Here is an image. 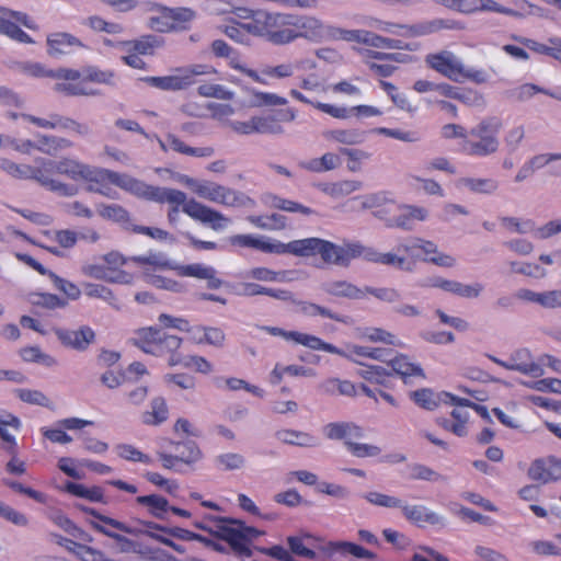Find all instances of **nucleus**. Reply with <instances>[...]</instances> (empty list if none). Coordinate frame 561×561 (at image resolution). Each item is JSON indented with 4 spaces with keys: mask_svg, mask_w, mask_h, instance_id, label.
Returning a JSON list of instances; mask_svg holds the SVG:
<instances>
[{
    "mask_svg": "<svg viewBox=\"0 0 561 561\" xmlns=\"http://www.w3.org/2000/svg\"><path fill=\"white\" fill-rule=\"evenodd\" d=\"M230 243L234 247L253 248L266 253H290L296 256L320 255L323 263L339 266H348L353 260L358 257L405 272H412L415 268L419 257L423 262L440 267H453L456 263L454 256L440 252L433 241L416 237L410 238L405 243H400L396 253H381L359 242H346L339 245L320 238L298 239L288 243H271L253 234H236L230 237Z\"/></svg>",
    "mask_w": 561,
    "mask_h": 561,
    "instance_id": "nucleus-1",
    "label": "nucleus"
},
{
    "mask_svg": "<svg viewBox=\"0 0 561 561\" xmlns=\"http://www.w3.org/2000/svg\"><path fill=\"white\" fill-rule=\"evenodd\" d=\"M252 36L284 46L305 38L319 42L324 36L322 21L313 15L267 9H254V20L249 26Z\"/></svg>",
    "mask_w": 561,
    "mask_h": 561,
    "instance_id": "nucleus-2",
    "label": "nucleus"
},
{
    "mask_svg": "<svg viewBox=\"0 0 561 561\" xmlns=\"http://www.w3.org/2000/svg\"><path fill=\"white\" fill-rule=\"evenodd\" d=\"M136 194L146 199L160 204H169V208H181L191 218L203 224H208L211 229L218 231L224 229L229 222V218L221 213L207 207L195 199H186V194L180 190L146 185L141 182L140 188Z\"/></svg>",
    "mask_w": 561,
    "mask_h": 561,
    "instance_id": "nucleus-3",
    "label": "nucleus"
},
{
    "mask_svg": "<svg viewBox=\"0 0 561 561\" xmlns=\"http://www.w3.org/2000/svg\"><path fill=\"white\" fill-rule=\"evenodd\" d=\"M115 72L101 70L95 66H88L82 71L72 68L56 69L55 92L66 96H90L99 94L91 83L113 84Z\"/></svg>",
    "mask_w": 561,
    "mask_h": 561,
    "instance_id": "nucleus-4",
    "label": "nucleus"
},
{
    "mask_svg": "<svg viewBox=\"0 0 561 561\" xmlns=\"http://www.w3.org/2000/svg\"><path fill=\"white\" fill-rule=\"evenodd\" d=\"M502 127V119L497 116L482 118L467 130L465 140H460L461 152L471 157H488L495 153L500 148L499 135Z\"/></svg>",
    "mask_w": 561,
    "mask_h": 561,
    "instance_id": "nucleus-5",
    "label": "nucleus"
},
{
    "mask_svg": "<svg viewBox=\"0 0 561 561\" xmlns=\"http://www.w3.org/2000/svg\"><path fill=\"white\" fill-rule=\"evenodd\" d=\"M90 164L83 163L77 159L64 157L59 160L43 159L44 176L51 182V185H44L45 188L59 194L60 196L71 197L78 194V187L65 183L57 175H65L75 182H82Z\"/></svg>",
    "mask_w": 561,
    "mask_h": 561,
    "instance_id": "nucleus-6",
    "label": "nucleus"
},
{
    "mask_svg": "<svg viewBox=\"0 0 561 561\" xmlns=\"http://www.w3.org/2000/svg\"><path fill=\"white\" fill-rule=\"evenodd\" d=\"M82 182L87 184V191L98 193L110 198H114L116 196L114 186L134 193L138 192V188L141 186L140 181H137L126 174H121L108 169L93 165H89Z\"/></svg>",
    "mask_w": 561,
    "mask_h": 561,
    "instance_id": "nucleus-7",
    "label": "nucleus"
},
{
    "mask_svg": "<svg viewBox=\"0 0 561 561\" xmlns=\"http://www.w3.org/2000/svg\"><path fill=\"white\" fill-rule=\"evenodd\" d=\"M103 44L107 47L124 49L126 54L121 58L124 65L137 70H147L148 65L141 56H153L156 50L164 45V39L157 35L147 34L135 39L118 42L105 38Z\"/></svg>",
    "mask_w": 561,
    "mask_h": 561,
    "instance_id": "nucleus-8",
    "label": "nucleus"
},
{
    "mask_svg": "<svg viewBox=\"0 0 561 561\" xmlns=\"http://www.w3.org/2000/svg\"><path fill=\"white\" fill-rule=\"evenodd\" d=\"M182 339L171 335L157 328H144L137 331L134 343L141 351L154 356H169L168 364L171 366L175 355H182L179 348Z\"/></svg>",
    "mask_w": 561,
    "mask_h": 561,
    "instance_id": "nucleus-9",
    "label": "nucleus"
},
{
    "mask_svg": "<svg viewBox=\"0 0 561 561\" xmlns=\"http://www.w3.org/2000/svg\"><path fill=\"white\" fill-rule=\"evenodd\" d=\"M214 534L226 541L238 553H249L250 545L264 533L255 527L247 526L244 522L232 518H218Z\"/></svg>",
    "mask_w": 561,
    "mask_h": 561,
    "instance_id": "nucleus-10",
    "label": "nucleus"
},
{
    "mask_svg": "<svg viewBox=\"0 0 561 561\" xmlns=\"http://www.w3.org/2000/svg\"><path fill=\"white\" fill-rule=\"evenodd\" d=\"M387 365L391 368L390 371L381 366L375 365L365 366L359 374L368 382L386 388L389 387L390 379L393 375L400 376L404 381L408 377L424 376L422 368L410 362L405 355L391 357Z\"/></svg>",
    "mask_w": 561,
    "mask_h": 561,
    "instance_id": "nucleus-11",
    "label": "nucleus"
},
{
    "mask_svg": "<svg viewBox=\"0 0 561 561\" xmlns=\"http://www.w3.org/2000/svg\"><path fill=\"white\" fill-rule=\"evenodd\" d=\"M216 73L217 70L213 66L196 64L188 67L178 68L174 73L170 76L147 77L144 80L160 90L178 91L184 90L196 83V78L198 76H213Z\"/></svg>",
    "mask_w": 561,
    "mask_h": 561,
    "instance_id": "nucleus-12",
    "label": "nucleus"
},
{
    "mask_svg": "<svg viewBox=\"0 0 561 561\" xmlns=\"http://www.w3.org/2000/svg\"><path fill=\"white\" fill-rule=\"evenodd\" d=\"M133 263L144 268V277L146 282L157 288L176 290L178 282L152 272L165 271L172 268V263L163 252H149L146 255L130 256Z\"/></svg>",
    "mask_w": 561,
    "mask_h": 561,
    "instance_id": "nucleus-13",
    "label": "nucleus"
},
{
    "mask_svg": "<svg viewBox=\"0 0 561 561\" xmlns=\"http://www.w3.org/2000/svg\"><path fill=\"white\" fill-rule=\"evenodd\" d=\"M20 25L32 31L38 30L37 23L25 12L0 8V34L18 43L33 44V38Z\"/></svg>",
    "mask_w": 561,
    "mask_h": 561,
    "instance_id": "nucleus-14",
    "label": "nucleus"
},
{
    "mask_svg": "<svg viewBox=\"0 0 561 561\" xmlns=\"http://www.w3.org/2000/svg\"><path fill=\"white\" fill-rule=\"evenodd\" d=\"M176 454L159 453L158 457L164 469L183 472V467H193L203 458V451L193 440L171 442Z\"/></svg>",
    "mask_w": 561,
    "mask_h": 561,
    "instance_id": "nucleus-15",
    "label": "nucleus"
},
{
    "mask_svg": "<svg viewBox=\"0 0 561 561\" xmlns=\"http://www.w3.org/2000/svg\"><path fill=\"white\" fill-rule=\"evenodd\" d=\"M290 96L295 99L296 101H299L305 104H310L314 108L319 110L320 112H323L334 118L337 119H346L351 117L352 115L357 117H370V116H379L382 114V112L371 105H356L351 108H346L344 106H336L329 103L318 102V101H311L307 96H305L300 91L296 89H291L289 92Z\"/></svg>",
    "mask_w": 561,
    "mask_h": 561,
    "instance_id": "nucleus-16",
    "label": "nucleus"
},
{
    "mask_svg": "<svg viewBox=\"0 0 561 561\" xmlns=\"http://www.w3.org/2000/svg\"><path fill=\"white\" fill-rule=\"evenodd\" d=\"M263 330L273 336H282L283 339H285L287 341H293L296 344L304 345L311 350L324 351V352H328L331 354H336V355H344V353L341 351V348L336 347L335 345H333L331 343H327L323 340H321L320 337L312 335V334L301 333L298 331H286L278 327H268V325L264 327Z\"/></svg>",
    "mask_w": 561,
    "mask_h": 561,
    "instance_id": "nucleus-17",
    "label": "nucleus"
},
{
    "mask_svg": "<svg viewBox=\"0 0 561 561\" xmlns=\"http://www.w3.org/2000/svg\"><path fill=\"white\" fill-rule=\"evenodd\" d=\"M428 68L455 82H461L462 62L449 50H440L425 56Z\"/></svg>",
    "mask_w": 561,
    "mask_h": 561,
    "instance_id": "nucleus-18",
    "label": "nucleus"
},
{
    "mask_svg": "<svg viewBox=\"0 0 561 561\" xmlns=\"http://www.w3.org/2000/svg\"><path fill=\"white\" fill-rule=\"evenodd\" d=\"M495 364L507 370L518 371L526 376L541 377L545 371L540 364L534 362L531 353L527 348L513 352L507 360L490 357Z\"/></svg>",
    "mask_w": 561,
    "mask_h": 561,
    "instance_id": "nucleus-19",
    "label": "nucleus"
},
{
    "mask_svg": "<svg viewBox=\"0 0 561 561\" xmlns=\"http://www.w3.org/2000/svg\"><path fill=\"white\" fill-rule=\"evenodd\" d=\"M362 57L369 70L381 78L392 76L397 67L391 62H403L404 58L399 53H380L371 49L362 50Z\"/></svg>",
    "mask_w": 561,
    "mask_h": 561,
    "instance_id": "nucleus-20",
    "label": "nucleus"
},
{
    "mask_svg": "<svg viewBox=\"0 0 561 561\" xmlns=\"http://www.w3.org/2000/svg\"><path fill=\"white\" fill-rule=\"evenodd\" d=\"M193 191L199 197L219 205L230 207L240 203V196L234 190L215 182H198L194 185Z\"/></svg>",
    "mask_w": 561,
    "mask_h": 561,
    "instance_id": "nucleus-21",
    "label": "nucleus"
},
{
    "mask_svg": "<svg viewBox=\"0 0 561 561\" xmlns=\"http://www.w3.org/2000/svg\"><path fill=\"white\" fill-rule=\"evenodd\" d=\"M15 257L20 261L36 271L38 274L43 276H48L55 284L56 288L62 291L69 299L76 300L81 295V289L73 283L64 279L56 275L54 272L47 270L38 261H36L33 256L26 253H15Z\"/></svg>",
    "mask_w": 561,
    "mask_h": 561,
    "instance_id": "nucleus-22",
    "label": "nucleus"
},
{
    "mask_svg": "<svg viewBox=\"0 0 561 561\" xmlns=\"http://www.w3.org/2000/svg\"><path fill=\"white\" fill-rule=\"evenodd\" d=\"M296 112L293 108H282L271 111L266 114L254 116L255 133L277 135L284 131L282 124L290 123L295 119Z\"/></svg>",
    "mask_w": 561,
    "mask_h": 561,
    "instance_id": "nucleus-23",
    "label": "nucleus"
},
{
    "mask_svg": "<svg viewBox=\"0 0 561 561\" xmlns=\"http://www.w3.org/2000/svg\"><path fill=\"white\" fill-rule=\"evenodd\" d=\"M0 169L14 179L34 180L42 186L51 185V182L44 176L43 159L36 160L35 165L18 164L9 159H1Z\"/></svg>",
    "mask_w": 561,
    "mask_h": 561,
    "instance_id": "nucleus-24",
    "label": "nucleus"
},
{
    "mask_svg": "<svg viewBox=\"0 0 561 561\" xmlns=\"http://www.w3.org/2000/svg\"><path fill=\"white\" fill-rule=\"evenodd\" d=\"M47 54L53 58L69 55L88 46L77 36L67 32H54L46 37Z\"/></svg>",
    "mask_w": 561,
    "mask_h": 561,
    "instance_id": "nucleus-25",
    "label": "nucleus"
},
{
    "mask_svg": "<svg viewBox=\"0 0 561 561\" xmlns=\"http://www.w3.org/2000/svg\"><path fill=\"white\" fill-rule=\"evenodd\" d=\"M59 342L69 348L85 351L95 340V332L89 325H82L78 330L51 328Z\"/></svg>",
    "mask_w": 561,
    "mask_h": 561,
    "instance_id": "nucleus-26",
    "label": "nucleus"
},
{
    "mask_svg": "<svg viewBox=\"0 0 561 561\" xmlns=\"http://www.w3.org/2000/svg\"><path fill=\"white\" fill-rule=\"evenodd\" d=\"M84 512L95 518V520L91 522V526L96 531L116 540H121L122 537L115 530L128 535H137L138 533H141L140 529L133 528L123 522L105 516L99 513L95 508H84Z\"/></svg>",
    "mask_w": 561,
    "mask_h": 561,
    "instance_id": "nucleus-27",
    "label": "nucleus"
},
{
    "mask_svg": "<svg viewBox=\"0 0 561 561\" xmlns=\"http://www.w3.org/2000/svg\"><path fill=\"white\" fill-rule=\"evenodd\" d=\"M528 477L540 483L554 482L561 479V459L554 456L539 458L528 468Z\"/></svg>",
    "mask_w": 561,
    "mask_h": 561,
    "instance_id": "nucleus-28",
    "label": "nucleus"
},
{
    "mask_svg": "<svg viewBox=\"0 0 561 561\" xmlns=\"http://www.w3.org/2000/svg\"><path fill=\"white\" fill-rule=\"evenodd\" d=\"M455 30L462 28V26L453 20L434 19L431 21H422L411 25H399L400 36L404 37H421L439 32L440 30Z\"/></svg>",
    "mask_w": 561,
    "mask_h": 561,
    "instance_id": "nucleus-29",
    "label": "nucleus"
},
{
    "mask_svg": "<svg viewBox=\"0 0 561 561\" xmlns=\"http://www.w3.org/2000/svg\"><path fill=\"white\" fill-rule=\"evenodd\" d=\"M159 146L164 152L171 150L173 152L194 158H210L215 153V149L210 146L192 147L178 135L172 133L167 134L164 140H159Z\"/></svg>",
    "mask_w": 561,
    "mask_h": 561,
    "instance_id": "nucleus-30",
    "label": "nucleus"
},
{
    "mask_svg": "<svg viewBox=\"0 0 561 561\" xmlns=\"http://www.w3.org/2000/svg\"><path fill=\"white\" fill-rule=\"evenodd\" d=\"M313 60H299L296 62H284L275 66H265L259 72V77L263 78L261 84H267L270 79H286L295 75L296 69H314Z\"/></svg>",
    "mask_w": 561,
    "mask_h": 561,
    "instance_id": "nucleus-31",
    "label": "nucleus"
},
{
    "mask_svg": "<svg viewBox=\"0 0 561 561\" xmlns=\"http://www.w3.org/2000/svg\"><path fill=\"white\" fill-rule=\"evenodd\" d=\"M444 4L449 9L467 14L477 11H489L503 14H510L512 12V10L504 8L494 0H444Z\"/></svg>",
    "mask_w": 561,
    "mask_h": 561,
    "instance_id": "nucleus-32",
    "label": "nucleus"
},
{
    "mask_svg": "<svg viewBox=\"0 0 561 561\" xmlns=\"http://www.w3.org/2000/svg\"><path fill=\"white\" fill-rule=\"evenodd\" d=\"M103 262L107 267L111 277H119L122 280H111L113 284L129 285L135 279V274L124 270L123 267L131 262L130 256H124L118 251H111L103 255Z\"/></svg>",
    "mask_w": 561,
    "mask_h": 561,
    "instance_id": "nucleus-33",
    "label": "nucleus"
},
{
    "mask_svg": "<svg viewBox=\"0 0 561 561\" xmlns=\"http://www.w3.org/2000/svg\"><path fill=\"white\" fill-rule=\"evenodd\" d=\"M346 38L376 48L402 49L407 47L400 39L383 37L366 30L348 31Z\"/></svg>",
    "mask_w": 561,
    "mask_h": 561,
    "instance_id": "nucleus-34",
    "label": "nucleus"
},
{
    "mask_svg": "<svg viewBox=\"0 0 561 561\" xmlns=\"http://www.w3.org/2000/svg\"><path fill=\"white\" fill-rule=\"evenodd\" d=\"M176 272L183 277H195L207 280L209 289H218L222 286V279L217 276V271L213 266L202 263H193L176 267Z\"/></svg>",
    "mask_w": 561,
    "mask_h": 561,
    "instance_id": "nucleus-35",
    "label": "nucleus"
},
{
    "mask_svg": "<svg viewBox=\"0 0 561 561\" xmlns=\"http://www.w3.org/2000/svg\"><path fill=\"white\" fill-rule=\"evenodd\" d=\"M237 15L243 21H233L231 24L226 25L224 33L232 41L244 44L248 42V35H252L249 26L254 20V9L239 8Z\"/></svg>",
    "mask_w": 561,
    "mask_h": 561,
    "instance_id": "nucleus-36",
    "label": "nucleus"
},
{
    "mask_svg": "<svg viewBox=\"0 0 561 561\" xmlns=\"http://www.w3.org/2000/svg\"><path fill=\"white\" fill-rule=\"evenodd\" d=\"M428 217L426 208L415 205L401 204L392 226L396 228L412 230L415 221H424Z\"/></svg>",
    "mask_w": 561,
    "mask_h": 561,
    "instance_id": "nucleus-37",
    "label": "nucleus"
},
{
    "mask_svg": "<svg viewBox=\"0 0 561 561\" xmlns=\"http://www.w3.org/2000/svg\"><path fill=\"white\" fill-rule=\"evenodd\" d=\"M324 434L329 439H342L347 447V442L363 437V428L350 422H333L324 426Z\"/></svg>",
    "mask_w": 561,
    "mask_h": 561,
    "instance_id": "nucleus-38",
    "label": "nucleus"
},
{
    "mask_svg": "<svg viewBox=\"0 0 561 561\" xmlns=\"http://www.w3.org/2000/svg\"><path fill=\"white\" fill-rule=\"evenodd\" d=\"M400 510L407 520L419 527L440 523V517L423 505H408L402 502Z\"/></svg>",
    "mask_w": 561,
    "mask_h": 561,
    "instance_id": "nucleus-39",
    "label": "nucleus"
},
{
    "mask_svg": "<svg viewBox=\"0 0 561 561\" xmlns=\"http://www.w3.org/2000/svg\"><path fill=\"white\" fill-rule=\"evenodd\" d=\"M8 427H12L15 432H19L21 428L19 417L11 413L0 415V438L3 440L2 447L8 454H19L16 439L9 433Z\"/></svg>",
    "mask_w": 561,
    "mask_h": 561,
    "instance_id": "nucleus-40",
    "label": "nucleus"
},
{
    "mask_svg": "<svg viewBox=\"0 0 561 561\" xmlns=\"http://www.w3.org/2000/svg\"><path fill=\"white\" fill-rule=\"evenodd\" d=\"M98 213L102 218L118 224L127 232H130L134 226L129 211L118 204H100Z\"/></svg>",
    "mask_w": 561,
    "mask_h": 561,
    "instance_id": "nucleus-41",
    "label": "nucleus"
},
{
    "mask_svg": "<svg viewBox=\"0 0 561 561\" xmlns=\"http://www.w3.org/2000/svg\"><path fill=\"white\" fill-rule=\"evenodd\" d=\"M433 286L463 298H476L483 289V286L479 283L466 285L457 280L444 278H436Z\"/></svg>",
    "mask_w": 561,
    "mask_h": 561,
    "instance_id": "nucleus-42",
    "label": "nucleus"
},
{
    "mask_svg": "<svg viewBox=\"0 0 561 561\" xmlns=\"http://www.w3.org/2000/svg\"><path fill=\"white\" fill-rule=\"evenodd\" d=\"M450 416V419L438 417L436 420L437 425L444 428L445 431L455 434L456 436H466L467 423L469 420L468 411L456 408L451 411Z\"/></svg>",
    "mask_w": 561,
    "mask_h": 561,
    "instance_id": "nucleus-43",
    "label": "nucleus"
},
{
    "mask_svg": "<svg viewBox=\"0 0 561 561\" xmlns=\"http://www.w3.org/2000/svg\"><path fill=\"white\" fill-rule=\"evenodd\" d=\"M519 42L538 55L549 56L561 62V37H550L548 44L523 37Z\"/></svg>",
    "mask_w": 561,
    "mask_h": 561,
    "instance_id": "nucleus-44",
    "label": "nucleus"
},
{
    "mask_svg": "<svg viewBox=\"0 0 561 561\" xmlns=\"http://www.w3.org/2000/svg\"><path fill=\"white\" fill-rule=\"evenodd\" d=\"M169 417V408L163 397H156L150 402V410L141 414V422L145 425L158 426Z\"/></svg>",
    "mask_w": 561,
    "mask_h": 561,
    "instance_id": "nucleus-45",
    "label": "nucleus"
},
{
    "mask_svg": "<svg viewBox=\"0 0 561 561\" xmlns=\"http://www.w3.org/2000/svg\"><path fill=\"white\" fill-rule=\"evenodd\" d=\"M344 353V357L350 358L352 360L357 362L358 358L368 357L373 359H378L388 364L391 358V350L381 348V347H367L359 345H352L348 347V352L341 350Z\"/></svg>",
    "mask_w": 561,
    "mask_h": 561,
    "instance_id": "nucleus-46",
    "label": "nucleus"
},
{
    "mask_svg": "<svg viewBox=\"0 0 561 561\" xmlns=\"http://www.w3.org/2000/svg\"><path fill=\"white\" fill-rule=\"evenodd\" d=\"M275 436L279 442L287 445L299 447H316L318 445V439L307 432L284 428L277 431Z\"/></svg>",
    "mask_w": 561,
    "mask_h": 561,
    "instance_id": "nucleus-47",
    "label": "nucleus"
},
{
    "mask_svg": "<svg viewBox=\"0 0 561 561\" xmlns=\"http://www.w3.org/2000/svg\"><path fill=\"white\" fill-rule=\"evenodd\" d=\"M136 502L146 506L148 513L158 519H164L170 508L169 501L158 494L137 496Z\"/></svg>",
    "mask_w": 561,
    "mask_h": 561,
    "instance_id": "nucleus-48",
    "label": "nucleus"
},
{
    "mask_svg": "<svg viewBox=\"0 0 561 561\" xmlns=\"http://www.w3.org/2000/svg\"><path fill=\"white\" fill-rule=\"evenodd\" d=\"M171 366H182L203 375H208L213 371L211 363L205 357L198 355H175L172 359Z\"/></svg>",
    "mask_w": 561,
    "mask_h": 561,
    "instance_id": "nucleus-49",
    "label": "nucleus"
},
{
    "mask_svg": "<svg viewBox=\"0 0 561 561\" xmlns=\"http://www.w3.org/2000/svg\"><path fill=\"white\" fill-rule=\"evenodd\" d=\"M27 300L35 309L45 310L61 309L68 305L66 299L49 293H30Z\"/></svg>",
    "mask_w": 561,
    "mask_h": 561,
    "instance_id": "nucleus-50",
    "label": "nucleus"
},
{
    "mask_svg": "<svg viewBox=\"0 0 561 561\" xmlns=\"http://www.w3.org/2000/svg\"><path fill=\"white\" fill-rule=\"evenodd\" d=\"M65 491L77 497L87 499L95 503H105L104 491L101 486L88 488L84 484L68 481Z\"/></svg>",
    "mask_w": 561,
    "mask_h": 561,
    "instance_id": "nucleus-51",
    "label": "nucleus"
},
{
    "mask_svg": "<svg viewBox=\"0 0 561 561\" xmlns=\"http://www.w3.org/2000/svg\"><path fill=\"white\" fill-rule=\"evenodd\" d=\"M245 276L260 282L283 283L288 280V271H274L268 267L256 266L249 270Z\"/></svg>",
    "mask_w": 561,
    "mask_h": 561,
    "instance_id": "nucleus-52",
    "label": "nucleus"
},
{
    "mask_svg": "<svg viewBox=\"0 0 561 561\" xmlns=\"http://www.w3.org/2000/svg\"><path fill=\"white\" fill-rule=\"evenodd\" d=\"M340 164L341 159L336 153L327 152L320 158H314L305 162L304 168L312 172L322 173L334 170Z\"/></svg>",
    "mask_w": 561,
    "mask_h": 561,
    "instance_id": "nucleus-53",
    "label": "nucleus"
},
{
    "mask_svg": "<svg viewBox=\"0 0 561 561\" xmlns=\"http://www.w3.org/2000/svg\"><path fill=\"white\" fill-rule=\"evenodd\" d=\"M242 291L245 296L266 295L279 300H288L291 298V293L286 289H274L261 286L254 283H245L242 285Z\"/></svg>",
    "mask_w": 561,
    "mask_h": 561,
    "instance_id": "nucleus-54",
    "label": "nucleus"
},
{
    "mask_svg": "<svg viewBox=\"0 0 561 561\" xmlns=\"http://www.w3.org/2000/svg\"><path fill=\"white\" fill-rule=\"evenodd\" d=\"M58 543L65 547L69 552L73 553L82 561H94L96 551L84 543L73 541L71 539L57 536Z\"/></svg>",
    "mask_w": 561,
    "mask_h": 561,
    "instance_id": "nucleus-55",
    "label": "nucleus"
},
{
    "mask_svg": "<svg viewBox=\"0 0 561 561\" xmlns=\"http://www.w3.org/2000/svg\"><path fill=\"white\" fill-rule=\"evenodd\" d=\"M461 183L469 191L477 194H492L499 187L497 181L491 178H463Z\"/></svg>",
    "mask_w": 561,
    "mask_h": 561,
    "instance_id": "nucleus-56",
    "label": "nucleus"
},
{
    "mask_svg": "<svg viewBox=\"0 0 561 561\" xmlns=\"http://www.w3.org/2000/svg\"><path fill=\"white\" fill-rule=\"evenodd\" d=\"M331 549L341 554H351L358 559H374L376 557V554L373 551H369L364 547L350 541L332 542Z\"/></svg>",
    "mask_w": 561,
    "mask_h": 561,
    "instance_id": "nucleus-57",
    "label": "nucleus"
},
{
    "mask_svg": "<svg viewBox=\"0 0 561 561\" xmlns=\"http://www.w3.org/2000/svg\"><path fill=\"white\" fill-rule=\"evenodd\" d=\"M328 140L344 145H357L364 140V133L357 129H333L324 134Z\"/></svg>",
    "mask_w": 561,
    "mask_h": 561,
    "instance_id": "nucleus-58",
    "label": "nucleus"
},
{
    "mask_svg": "<svg viewBox=\"0 0 561 561\" xmlns=\"http://www.w3.org/2000/svg\"><path fill=\"white\" fill-rule=\"evenodd\" d=\"M53 522L62 530L71 535L73 538L82 542H91L92 538L89 534L77 527L76 524L64 514H56L51 517Z\"/></svg>",
    "mask_w": 561,
    "mask_h": 561,
    "instance_id": "nucleus-59",
    "label": "nucleus"
},
{
    "mask_svg": "<svg viewBox=\"0 0 561 561\" xmlns=\"http://www.w3.org/2000/svg\"><path fill=\"white\" fill-rule=\"evenodd\" d=\"M329 293L340 297H347L353 299H359L365 296V289H360L355 285L345 282V280H336L332 282L329 285Z\"/></svg>",
    "mask_w": 561,
    "mask_h": 561,
    "instance_id": "nucleus-60",
    "label": "nucleus"
},
{
    "mask_svg": "<svg viewBox=\"0 0 561 561\" xmlns=\"http://www.w3.org/2000/svg\"><path fill=\"white\" fill-rule=\"evenodd\" d=\"M115 449L117 455L124 460L131 462H141L145 465H150L152 462L150 456L144 454L133 445L119 444L115 447Z\"/></svg>",
    "mask_w": 561,
    "mask_h": 561,
    "instance_id": "nucleus-61",
    "label": "nucleus"
},
{
    "mask_svg": "<svg viewBox=\"0 0 561 561\" xmlns=\"http://www.w3.org/2000/svg\"><path fill=\"white\" fill-rule=\"evenodd\" d=\"M227 64L230 68L245 75L251 78L254 82H263V78L259 77V72L250 69L243 62V59L240 53L236 49H232L231 54H229L226 58Z\"/></svg>",
    "mask_w": 561,
    "mask_h": 561,
    "instance_id": "nucleus-62",
    "label": "nucleus"
},
{
    "mask_svg": "<svg viewBox=\"0 0 561 561\" xmlns=\"http://www.w3.org/2000/svg\"><path fill=\"white\" fill-rule=\"evenodd\" d=\"M364 497L370 504L376 505V506H380V507L400 508V506H402V500L401 499H399L397 496L383 494V493H380V492H376V491L366 493L364 495Z\"/></svg>",
    "mask_w": 561,
    "mask_h": 561,
    "instance_id": "nucleus-63",
    "label": "nucleus"
},
{
    "mask_svg": "<svg viewBox=\"0 0 561 561\" xmlns=\"http://www.w3.org/2000/svg\"><path fill=\"white\" fill-rule=\"evenodd\" d=\"M216 465L225 471L238 470L244 467L245 458L238 453H226L217 456Z\"/></svg>",
    "mask_w": 561,
    "mask_h": 561,
    "instance_id": "nucleus-64",
    "label": "nucleus"
}]
</instances>
